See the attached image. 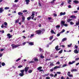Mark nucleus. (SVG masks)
I'll use <instances>...</instances> for the list:
<instances>
[{
	"mask_svg": "<svg viewBox=\"0 0 79 79\" xmlns=\"http://www.w3.org/2000/svg\"><path fill=\"white\" fill-rule=\"evenodd\" d=\"M29 67H25L24 69L20 70V71L21 73H19V76L20 77H23L24 75V71L25 73H27L28 70H29Z\"/></svg>",
	"mask_w": 79,
	"mask_h": 79,
	"instance_id": "nucleus-1",
	"label": "nucleus"
},
{
	"mask_svg": "<svg viewBox=\"0 0 79 79\" xmlns=\"http://www.w3.org/2000/svg\"><path fill=\"white\" fill-rule=\"evenodd\" d=\"M35 11H33L32 12L31 14L32 15H31V16H30L29 17L27 18V19L28 21H29L30 19H34V16H35Z\"/></svg>",
	"mask_w": 79,
	"mask_h": 79,
	"instance_id": "nucleus-2",
	"label": "nucleus"
},
{
	"mask_svg": "<svg viewBox=\"0 0 79 79\" xmlns=\"http://www.w3.org/2000/svg\"><path fill=\"white\" fill-rule=\"evenodd\" d=\"M11 46L12 47V49H14V48H17V47H19L20 46V45L19 44H17L15 45V44H12L11 45Z\"/></svg>",
	"mask_w": 79,
	"mask_h": 79,
	"instance_id": "nucleus-3",
	"label": "nucleus"
},
{
	"mask_svg": "<svg viewBox=\"0 0 79 79\" xmlns=\"http://www.w3.org/2000/svg\"><path fill=\"white\" fill-rule=\"evenodd\" d=\"M42 31L40 30H38L35 31V32L36 34H38V35H39V34H40L42 33Z\"/></svg>",
	"mask_w": 79,
	"mask_h": 79,
	"instance_id": "nucleus-4",
	"label": "nucleus"
},
{
	"mask_svg": "<svg viewBox=\"0 0 79 79\" xmlns=\"http://www.w3.org/2000/svg\"><path fill=\"white\" fill-rule=\"evenodd\" d=\"M7 35V37H8L9 39H10V38H11L12 37H13V35H11V34L10 33L8 34Z\"/></svg>",
	"mask_w": 79,
	"mask_h": 79,
	"instance_id": "nucleus-5",
	"label": "nucleus"
},
{
	"mask_svg": "<svg viewBox=\"0 0 79 79\" xmlns=\"http://www.w3.org/2000/svg\"><path fill=\"white\" fill-rule=\"evenodd\" d=\"M74 53H76V54H77V53H79V52L77 49H75L74 51H73Z\"/></svg>",
	"mask_w": 79,
	"mask_h": 79,
	"instance_id": "nucleus-6",
	"label": "nucleus"
},
{
	"mask_svg": "<svg viewBox=\"0 0 79 79\" xmlns=\"http://www.w3.org/2000/svg\"><path fill=\"white\" fill-rule=\"evenodd\" d=\"M60 68L61 66H56L55 67H54V69H58V68Z\"/></svg>",
	"mask_w": 79,
	"mask_h": 79,
	"instance_id": "nucleus-7",
	"label": "nucleus"
},
{
	"mask_svg": "<svg viewBox=\"0 0 79 79\" xmlns=\"http://www.w3.org/2000/svg\"><path fill=\"white\" fill-rule=\"evenodd\" d=\"M22 17H22V22H24V21H25V17L23 15H22Z\"/></svg>",
	"mask_w": 79,
	"mask_h": 79,
	"instance_id": "nucleus-8",
	"label": "nucleus"
},
{
	"mask_svg": "<svg viewBox=\"0 0 79 79\" xmlns=\"http://www.w3.org/2000/svg\"><path fill=\"white\" fill-rule=\"evenodd\" d=\"M25 2H26V4L27 5H29V3L30 2V0H25Z\"/></svg>",
	"mask_w": 79,
	"mask_h": 79,
	"instance_id": "nucleus-9",
	"label": "nucleus"
},
{
	"mask_svg": "<svg viewBox=\"0 0 79 79\" xmlns=\"http://www.w3.org/2000/svg\"><path fill=\"white\" fill-rule=\"evenodd\" d=\"M71 72H76V71H77V69H72L71 70Z\"/></svg>",
	"mask_w": 79,
	"mask_h": 79,
	"instance_id": "nucleus-10",
	"label": "nucleus"
},
{
	"mask_svg": "<svg viewBox=\"0 0 79 79\" xmlns=\"http://www.w3.org/2000/svg\"><path fill=\"white\" fill-rule=\"evenodd\" d=\"M66 15V12H64L63 13L62 12H61L60 13V16H62V15Z\"/></svg>",
	"mask_w": 79,
	"mask_h": 79,
	"instance_id": "nucleus-11",
	"label": "nucleus"
},
{
	"mask_svg": "<svg viewBox=\"0 0 79 79\" xmlns=\"http://www.w3.org/2000/svg\"><path fill=\"white\" fill-rule=\"evenodd\" d=\"M64 23H65V22L64 21H62L60 22V24L61 25H62L63 26H64Z\"/></svg>",
	"mask_w": 79,
	"mask_h": 79,
	"instance_id": "nucleus-12",
	"label": "nucleus"
},
{
	"mask_svg": "<svg viewBox=\"0 0 79 79\" xmlns=\"http://www.w3.org/2000/svg\"><path fill=\"white\" fill-rule=\"evenodd\" d=\"M27 43L29 44V45H34V43H32V42L29 43L28 42Z\"/></svg>",
	"mask_w": 79,
	"mask_h": 79,
	"instance_id": "nucleus-13",
	"label": "nucleus"
},
{
	"mask_svg": "<svg viewBox=\"0 0 79 79\" xmlns=\"http://www.w3.org/2000/svg\"><path fill=\"white\" fill-rule=\"evenodd\" d=\"M73 3H77V4H78V3H79V1L75 0L73 1Z\"/></svg>",
	"mask_w": 79,
	"mask_h": 79,
	"instance_id": "nucleus-14",
	"label": "nucleus"
},
{
	"mask_svg": "<svg viewBox=\"0 0 79 79\" xmlns=\"http://www.w3.org/2000/svg\"><path fill=\"white\" fill-rule=\"evenodd\" d=\"M23 13L21 12H19L18 13V15H22H22H23Z\"/></svg>",
	"mask_w": 79,
	"mask_h": 79,
	"instance_id": "nucleus-15",
	"label": "nucleus"
},
{
	"mask_svg": "<svg viewBox=\"0 0 79 79\" xmlns=\"http://www.w3.org/2000/svg\"><path fill=\"white\" fill-rule=\"evenodd\" d=\"M75 61H73L72 62H69V64H73V63H75Z\"/></svg>",
	"mask_w": 79,
	"mask_h": 79,
	"instance_id": "nucleus-16",
	"label": "nucleus"
},
{
	"mask_svg": "<svg viewBox=\"0 0 79 79\" xmlns=\"http://www.w3.org/2000/svg\"><path fill=\"white\" fill-rule=\"evenodd\" d=\"M66 40H67V38H63L62 40V42H64V41H66Z\"/></svg>",
	"mask_w": 79,
	"mask_h": 79,
	"instance_id": "nucleus-17",
	"label": "nucleus"
},
{
	"mask_svg": "<svg viewBox=\"0 0 79 79\" xmlns=\"http://www.w3.org/2000/svg\"><path fill=\"white\" fill-rule=\"evenodd\" d=\"M72 20V19H68L67 20V21L68 23H69V22H70V21H71Z\"/></svg>",
	"mask_w": 79,
	"mask_h": 79,
	"instance_id": "nucleus-18",
	"label": "nucleus"
},
{
	"mask_svg": "<svg viewBox=\"0 0 79 79\" xmlns=\"http://www.w3.org/2000/svg\"><path fill=\"white\" fill-rule=\"evenodd\" d=\"M71 18H76V16L75 15H72L70 16Z\"/></svg>",
	"mask_w": 79,
	"mask_h": 79,
	"instance_id": "nucleus-19",
	"label": "nucleus"
},
{
	"mask_svg": "<svg viewBox=\"0 0 79 79\" xmlns=\"http://www.w3.org/2000/svg\"><path fill=\"white\" fill-rule=\"evenodd\" d=\"M59 47V46L58 45H57L55 47V49H56V51L57 50V49H58Z\"/></svg>",
	"mask_w": 79,
	"mask_h": 79,
	"instance_id": "nucleus-20",
	"label": "nucleus"
},
{
	"mask_svg": "<svg viewBox=\"0 0 79 79\" xmlns=\"http://www.w3.org/2000/svg\"><path fill=\"white\" fill-rule=\"evenodd\" d=\"M42 67L41 66L37 68V70H40V69H42Z\"/></svg>",
	"mask_w": 79,
	"mask_h": 79,
	"instance_id": "nucleus-21",
	"label": "nucleus"
},
{
	"mask_svg": "<svg viewBox=\"0 0 79 79\" xmlns=\"http://www.w3.org/2000/svg\"><path fill=\"white\" fill-rule=\"evenodd\" d=\"M19 19H18L17 20H15V23H19Z\"/></svg>",
	"mask_w": 79,
	"mask_h": 79,
	"instance_id": "nucleus-22",
	"label": "nucleus"
},
{
	"mask_svg": "<svg viewBox=\"0 0 79 79\" xmlns=\"http://www.w3.org/2000/svg\"><path fill=\"white\" fill-rule=\"evenodd\" d=\"M62 52H63V50L61 49L58 52V53L61 54V53H62Z\"/></svg>",
	"mask_w": 79,
	"mask_h": 79,
	"instance_id": "nucleus-23",
	"label": "nucleus"
},
{
	"mask_svg": "<svg viewBox=\"0 0 79 79\" xmlns=\"http://www.w3.org/2000/svg\"><path fill=\"white\" fill-rule=\"evenodd\" d=\"M34 61H39V59L37 58H35L34 59Z\"/></svg>",
	"mask_w": 79,
	"mask_h": 79,
	"instance_id": "nucleus-24",
	"label": "nucleus"
},
{
	"mask_svg": "<svg viewBox=\"0 0 79 79\" xmlns=\"http://www.w3.org/2000/svg\"><path fill=\"white\" fill-rule=\"evenodd\" d=\"M68 76H69V77H73V75L70 74H68Z\"/></svg>",
	"mask_w": 79,
	"mask_h": 79,
	"instance_id": "nucleus-25",
	"label": "nucleus"
},
{
	"mask_svg": "<svg viewBox=\"0 0 79 79\" xmlns=\"http://www.w3.org/2000/svg\"><path fill=\"white\" fill-rule=\"evenodd\" d=\"M2 66H5V63L4 62H2Z\"/></svg>",
	"mask_w": 79,
	"mask_h": 79,
	"instance_id": "nucleus-26",
	"label": "nucleus"
},
{
	"mask_svg": "<svg viewBox=\"0 0 79 79\" xmlns=\"http://www.w3.org/2000/svg\"><path fill=\"white\" fill-rule=\"evenodd\" d=\"M2 28H3V27H6L5 26L4 27V24H3L2 25V26H1Z\"/></svg>",
	"mask_w": 79,
	"mask_h": 79,
	"instance_id": "nucleus-27",
	"label": "nucleus"
},
{
	"mask_svg": "<svg viewBox=\"0 0 79 79\" xmlns=\"http://www.w3.org/2000/svg\"><path fill=\"white\" fill-rule=\"evenodd\" d=\"M21 57L18 58V59H17L16 60V62H18V61H19V60H21Z\"/></svg>",
	"mask_w": 79,
	"mask_h": 79,
	"instance_id": "nucleus-28",
	"label": "nucleus"
},
{
	"mask_svg": "<svg viewBox=\"0 0 79 79\" xmlns=\"http://www.w3.org/2000/svg\"><path fill=\"white\" fill-rule=\"evenodd\" d=\"M64 31H65V30H64V29H63L62 30V31L60 32V34H61V33H63L64 32Z\"/></svg>",
	"mask_w": 79,
	"mask_h": 79,
	"instance_id": "nucleus-29",
	"label": "nucleus"
},
{
	"mask_svg": "<svg viewBox=\"0 0 79 79\" xmlns=\"http://www.w3.org/2000/svg\"><path fill=\"white\" fill-rule=\"evenodd\" d=\"M72 46V44H70L68 45L67 47H71Z\"/></svg>",
	"mask_w": 79,
	"mask_h": 79,
	"instance_id": "nucleus-30",
	"label": "nucleus"
},
{
	"mask_svg": "<svg viewBox=\"0 0 79 79\" xmlns=\"http://www.w3.org/2000/svg\"><path fill=\"white\" fill-rule=\"evenodd\" d=\"M35 63L34 61H31L29 62V63Z\"/></svg>",
	"mask_w": 79,
	"mask_h": 79,
	"instance_id": "nucleus-31",
	"label": "nucleus"
},
{
	"mask_svg": "<svg viewBox=\"0 0 79 79\" xmlns=\"http://www.w3.org/2000/svg\"><path fill=\"white\" fill-rule=\"evenodd\" d=\"M5 10H8L10 9V7H5L4 8Z\"/></svg>",
	"mask_w": 79,
	"mask_h": 79,
	"instance_id": "nucleus-32",
	"label": "nucleus"
},
{
	"mask_svg": "<svg viewBox=\"0 0 79 79\" xmlns=\"http://www.w3.org/2000/svg\"><path fill=\"white\" fill-rule=\"evenodd\" d=\"M56 28H59V27H60V25H57L56 26Z\"/></svg>",
	"mask_w": 79,
	"mask_h": 79,
	"instance_id": "nucleus-33",
	"label": "nucleus"
},
{
	"mask_svg": "<svg viewBox=\"0 0 79 79\" xmlns=\"http://www.w3.org/2000/svg\"><path fill=\"white\" fill-rule=\"evenodd\" d=\"M60 34H61V33H60V32L59 33H58V34L57 35V37H59L60 35Z\"/></svg>",
	"mask_w": 79,
	"mask_h": 79,
	"instance_id": "nucleus-34",
	"label": "nucleus"
},
{
	"mask_svg": "<svg viewBox=\"0 0 79 79\" xmlns=\"http://www.w3.org/2000/svg\"><path fill=\"white\" fill-rule=\"evenodd\" d=\"M48 19L49 21H50L52 19V18L51 17H48Z\"/></svg>",
	"mask_w": 79,
	"mask_h": 79,
	"instance_id": "nucleus-35",
	"label": "nucleus"
},
{
	"mask_svg": "<svg viewBox=\"0 0 79 79\" xmlns=\"http://www.w3.org/2000/svg\"><path fill=\"white\" fill-rule=\"evenodd\" d=\"M64 52H71V50H69V51H66L65 50H64Z\"/></svg>",
	"mask_w": 79,
	"mask_h": 79,
	"instance_id": "nucleus-36",
	"label": "nucleus"
},
{
	"mask_svg": "<svg viewBox=\"0 0 79 79\" xmlns=\"http://www.w3.org/2000/svg\"><path fill=\"white\" fill-rule=\"evenodd\" d=\"M4 24L5 25V26H7L8 25V23H7L6 22H5L4 23Z\"/></svg>",
	"mask_w": 79,
	"mask_h": 79,
	"instance_id": "nucleus-37",
	"label": "nucleus"
},
{
	"mask_svg": "<svg viewBox=\"0 0 79 79\" xmlns=\"http://www.w3.org/2000/svg\"><path fill=\"white\" fill-rule=\"evenodd\" d=\"M70 2H71V0H68V3L69 4L70 3Z\"/></svg>",
	"mask_w": 79,
	"mask_h": 79,
	"instance_id": "nucleus-38",
	"label": "nucleus"
},
{
	"mask_svg": "<svg viewBox=\"0 0 79 79\" xmlns=\"http://www.w3.org/2000/svg\"><path fill=\"white\" fill-rule=\"evenodd\" d=\"M70 24L71 25H73V24H74V23L73 22H70Z\"/></svg>",
	"mask_w": 79,
	"mask_h": 79,
	"instance_id": "nucleus-39",
	"label": "nucleus"
},
{
	"mask_svg": "<svg viewBox=\"0 0 79 79\" xmlns=\"http://www.w3.org/2000/svg\"><path fill=\"white\" fill-rule=\"evenodd\" d=\"M27 10H24L23 11V13H26V12H27Z\"/></svg>",
	"mask_w": 79,
	"mask_h": 79,
	"instance_id": "nucleus-40",
	"label": "nucleus"
},
{
	"mask_svg": "<svg viewBox=\"0 0 79 79\" xmlns=\"http://www.w3.org/2000/svg\"><path fill=\"white\" fill-rule=\"evenodd\" d=\"M28 72L29 73H32V70H29L28 71Z\"/></svg>",
	"mask_w": 79,
	"mask_h": 79,
	"instance_id": "nucleus-41",
	"label": "nucleus"
},
{
	"mask_svg": "<svg viewBox=\"0 0 79 79\" xmlns=\"http://www.w3.org/2000/svg\"><path fill=\"white\" fill-rule=\"evenodd\" d=\"M53 15H54V17L57 16V15L56 14L54 13Z\"/></svg>",
	"mask_w": 79,
	"mask_h": 79,
	"instance_id": "nucleus-42",
	"label": "nucleus"
},
{
	"mask_svg": "<svg viewBox=\"0 0 79 79\" xmlns=\"http://www.w3.org/2000/svg\"><path fill=\"white\" fill-rule=\"evenodd\" d=\"M22 67H23V66L21 65H19V66H18V68H22Z\"/></svg>",
	"mask_w": 79,
	"mask_h": 79,
	"instance_id": "nucleus-43",
	"label": "nucleus"
},
{
	"mask_svg": "<svg viewBox=\"0 0 79 79\" xmlns=\"http://www.w3.org/2000/svg\"><path fill=\"white\" fill-rule=\"evenodd\" d=\"M50 66H54V64H53V63H51V64H50Z\"/></svg>",
	"mask_w": 79,
	"mask_h": 79,
	"instance_id": "nucleus-44",
	"label": "nucleus"
},
{
	"mask_svg": "<svg viewBox=\"0 0 79 79\" xmlns=\"http://www.w3.org/2000/svg\"><path fill=\"white\" fill-rule=\"evenodd\" d=\"M26 44H27V42H23L22 44L23 45H25Z\"/></svg>",
	"mask_w": 79,
	"mask_h": 79,
	"instance_id": "nucleus-45",
	"label": "nucleus"
},
{
	"mask_svg": "<svg viewBox=\"0 0 79 79\" xmlns=\"http://www.w3.org/2000/svg\"><path fill=\"white\" fill-rule=\"evenodd\" d=\"M53 70H54V69H52L50 70V71H51V72H53Z\"/></svg>",
	"mask_w": 79,
	"mask_h": 79,
	"instance_id": "nucleus-46",
	"label": "nucleus"
},
{
	"mask_svg": "<svg viewBox=\"0 0 79 79\" xmlns=\"http://www.w3.org/2000/svg\"><path fill=\"white\" fill-rule=\"evenodd\" d=\"M38 4L39 6H40L41 7H42V5H41V4H40V3L39 2Z\"/></svg>",
	"mask_w": 79,
	"mask_h": 79,
	"instance_id": "nucleus-47",
	"label": "nucleus"
},
{
	"mask_svg": "<svg viewBox=\"0 0 79 79\" xmlns=\"http://www.w3.org/2000/svg\"><path fill=\"white\" fill-rule=\"evenodd\" d=\"M41 58H44V57L42 55H41L40 56Z\"/></svg>",
	"mask_w": 79,
	"mask_h": 79,
	"instance_id": "nucleus-48",
	"label": "nucleus"
},
{
	"mask_svg": "<svg viewBox=\"0 0 79 79\" xmlns=\"http://www.w3.org/2000/svg\"><path fill=\"white\" fill-rule=\"evenodd\" d=\"M76 26H78V25H79V21H78V22L76 23Z\"/></svg>",
	"mask_w": 79,
	"mask_h": 79,
	"instance_id": "nucleus-49",
	"label": "nucleus"
},
{
	"mask_svg": "<svg viewBox=\"0 0 79 79\" xmlns=\"http://www.w3.org/2000/svg\"><path fill=\"white\" fill-rule=\"evenodd\" d=\"M49 75V74H45L44 75V76H48Z\"/></svg>",
	"mask_w": 79,
	"mask_h": 79,
	"instance_id": "nucleus-50",
	"label": "nucleus"
},
{
	"mask_svg": "<svg viewBox=\"0 0 79 79\" xmlns=\"http://www.w3.org/2000/svg\"><path fill=\"white\" fill-rule=\"evenodd\" d=\"M34 34L31 35L30 36V38H31L32 37H33V36H34Z\"/></svg>",
	"mask_w": 79,
	"mask_h": 79,
	"instance_id": "nucleus-51",
	"label": "nucleus"
},
{
	"mask_svg": "<svg viewBox=\"0 0 79 79\" xmlns=\"http://www.w3.org/2000/svg\"><path fill=\"white\" fill-rule=\"evenodd\" d=\"M50 40H52L53 39V36H51L49 38Z\"/></svg>",
	"mask_w": 79,
	"mask_h": 79,
	"instance_id": "nucleus-52",
	"label": "nucleus"
},
{
	"mask_svg": "<svg viewBox=\"0 0 79 79\" xmlns=\"http://www.w3.org/2000/svg\"><path fill=\"white\" fill-rule=\"evenodd\" d=\"M75 48H78V46H77V45H75Z\"/></svg>",
	"mask_w": 79,
	"mask_h": 79,
	"instance_id": "nucleus-53",
	"label": "nucleus"
},
{
	"mask_svg": "<svg viewBox=\"0 0 79 79\" xmlns=\"http://www.w3.org/2000/svg\"><path fill=\"white\" fill-rule=\"evenodd\" d=\"M51 32L52 34H53V32H54V31L53 30H51Z\"/></svg>",
	"mask_w": 79,
	"mask_h": 79,
	"instance_id": "nucleus-54",
	"label": "nucleus"
},
{
	"mask_svg": "<svg viewBox=\"0 0 79 79\" xmlns=\"http://www.w3.org/2000/svg\"><path fill=\"white\" fill-rule=\"evenodd\" d=\"M64 26L65 27H67L68 26V24H65L64 25Z\"/></svg>",
	"mask_w": 79,
	"mask_h": 79,
	"instance_id": "nucleus-55",
	"label": "nucleus"
},
{
	"mask_svg": "<svg viewBox=\"0 0 79 79\" xmlns=\"http://www.w3.org/2000/svg\"><path fill=\"white\" fill-rule=\"evenodd\" d=\"M50 76L51 77H53V74H50Z\"/></svg>",
	"mask_w": 79,
	"mask_h": 79,
	"instance_id": "nucleus-56",
	"label": "nucleus"
},
{
	"mask_svg": "<svg viewBox=\"0 0 79 79\" xmlns=\"http://www.w3.org/2000/svg\"><path fill=\"white\" fill-rule=\"evenodd\" d=\"M57 74H61V72H57Z\"/></svg>",
	"mask_w": 79,
	"mask_h": 79,
	"instance_id": "nucleus-57",
	"label": "nucleus"
},
{
	"mask_svg": "<svg viewBox=\"0 0 79 79\" xmlns=\"http://www.w3.org/2000/svg\"><path fill=\"white\" fill-rule=\"evenodd\" d=\"M46 79H50V77H46Z\"/></svg>",
	"mask_w": 79,
	"mask_h": 79,
	"instance_id": "nucleus-58",
	"label": "nucleus"
},
{
	"mask_svg": "<svg viewBox=\"0 0 79 79\" xmlns=\"http://www.w3.org/2000/svg\"><path fill=\"white\" fill-rule=\"evenodd\" d=\"M3 56V54H2L0 53V58H1V57H2V56Z\"/></svg>",
	"mask_w": 79,
	"mask_h": 79,
	"instance_id": "nucleus-59",
	"label": "nucleus"
},
{
	"mask_svg": "<svg viewBox=\"0 0 79 79\" xmlns=\"http://www.w3.org/2000/svg\"><path fill=\"white\" fill-rule=\"evenodd\" d=\"M79 60V58H76L75 59V61H77V60Z\"/></svg>",
	"mask_w": 79,
	"mask_h": 79,
	"instance_id": "nucleus-60",
	"label": "nucleus"
},
{
	"mask_svg": "<svg viewBox=\"0 0 79 79\" xmlns=\"http://www.w3.org/2000/svg\"><path fill=\"white\" fill-rule=\"evenodd\" d=\"M66 66H67V65L66 64H64V65H63L62 66L63 67H64Z\"/></svg>",
	"mask_w": 79,
	"mask_h": 79,
	"instance_id": "nucleus-61",
	"label": "nucleus"
},
{
	"mask_svg": "<svg viewBox=\"0 0 79 79\" xmlns=\"http://www.w3.org/2000/svg\"><path fill=\"white\" fill-rule=\"evenodd\" d=\"M56 76H57V74H55V75L54 76V77H55Z\"/></svg>",
	"mask_w": 79,
	"mask_h": 79,
	"instance_id": "nucleus-62",
	"label": "nucleus"
},
{
	"mask_svg": "<svg viewBox=\"0 0 79 79\" xmlns=\"http://www.w3.org/2000/svg\"><path fill=\"white\" fill-rule=\"evenodd\" d=\"M1 32H2V34H3L4 32V30H2Z\"/></svg>",
	"mask_w": 79,
	"mask_h": 79,
	"instance_id": "nucleus-63",
	"label": "nucleus"
},
{
	"mask_svg": "<svg viewBox=\"0 0 79 79\" xmlns=\"http://www.w3.org/2000/svg\"><path fill=\"white\" fill-rule=\"evenodd\" d=\"M60 79H64V77L63 76H61Z\"/></svg>",
	"mask_w": 79,
	"mask_h": 79,
	"instance_id": "nucleus-64",
	"label": "nucleus"
}]
</instances>
